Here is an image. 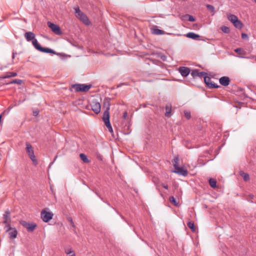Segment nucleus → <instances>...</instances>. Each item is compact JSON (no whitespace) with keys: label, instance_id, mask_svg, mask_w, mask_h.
<instances>
[{"label":"nucleus","instance_id":"f257e3e1","mask_svg":"<svg viewBox=\"0 0 256 256\" xmlns=\"http://www.w3.org/2000/svg\"><path fill=\"white\" fill-rule=\"evenodd\" d=\"M104 106H106V110L104 112L102 119L105 123L106 126L108 128V130L112 132H113L112 128L110 125V115H109V110H110V104L108 102H106L104 103Z\"/></svg>","mask_w":256,"mask_h":256},{"label":"nucleus","instance_id":"f03ea898","mask_svg":"<svg viewBox=\"0 0 256 256\" xmlns=\"http://www.w3.org/2000/svg\"><path fill=\"white\" fill-rule=\"evenodd\" d=\"M74 9L75 11L76 16L78 20H80L86 25L88 26L90 24V22L89 20L88 16L80 10V8L78 6L74 7Z\"/></svg>","mask_w":256,"mask_h":256},{"label":"nucleus","instance_id":"7ed1b4c3","mask_svg":"<svg viewBox=\"0 0 256 256\" xmlns=\"http://www.w3.org/2000/svg\"><path fill=\"white\" fill-rule=\"evenodd\" d=\"M26 151L27 154H28L30 160L32 161L34 164L36 165L38 164V162L36 158V156H34L32 146L28 142H26Z\"/></svg>","mask_w":256,"mask_h":256},{"label":"nucleus","instance_id":"20e7f679","mask_svg":"<svg viewBox=\"0 0 256 256\" xmlns=\"http://www.w3.org/2000/svg\"><path fill=\"white\" fill-rule=\"evenodd\" d=\"M48 208L43 210L41 212L40 216L42 220L44 222H48L52 218L54 214L50 212H48Z\"/></svg>","mask_w":256,"mask_h":256},{"label":"nucleus","instance_id":"39448f33","mask_svg":"<svg viewBox=\"0 0 256 256\" xmlns=\"http://www.w3.org/2000/svg\"><path fill=\"white\" fill-rule=\"evenodd\" d=\"M92 87L91 84H74L72 86V88L76 92H86L88 91Z\"/></svg>","mask_w":256,"mask_h":256},{"label":"nucleus","instance_id":"423d86ee","mask_svg":"<svg viewBox=\"0 0 256 256\" xmlns=\"http://www.w3.org/2000/svg\"><path fill=\"white\" fill-rule=\"evenodd\" d=\"M207 74H205L204 78V82L210 88H218L219 86L217 84H213L210 77L206 76Z\"/></svg>","mask_w":256,"mask_h":256},{"label":"nucleus","instance_id":"0eeeda50","mask_svg":"<svg viewBox=\"0 0 256 256\" xmlns=\"http://www.w3.org/2000/svg\"><path fill=\"white\" fill-rule=\"evenodd\" d=\"M172 171L173 172L183 176H186L188 174V170L182 167L178 166Z\"/></svg>","mask_w":256,"mask_h":256},{"label":"nucleus","instance_id":"6e6552de","mask_svg":"<svg viewBox=\"0 0 256 256\" xmlns=\"http://www.w3.org/2000/svg\"><path fill=\"white\" fill-rule=\"evenodd\" d=\"M190 74L194 78H195L196 77L202 78L203 76H205V74H207L206 72H199V71L198 70H192Z\"/></svg>","mask_w":256,"mask_h":256},{"label":"nucleus","instance_id":"1a4fd4ad","mask_svg":"<svg viewBox=\"0 0 256 256\" xmlns=\"http://www.w3.org/2000/svg\"><path fill=\"white\" fill-rule=\"evenodd\" d=\"M92 110L96 114L100 113V104L98 102H93L91 104Z\"/></svg>","mask_w":256,"mask_h":256},{"label":"nucleus","instance_id":"9d476101","mask_svg":"<svg viewBox=\"0 0 256 256\" xmlns=\"http://www.w3.org/2000/svg\"><path fill=\"white\" fill-rule=\"evenodd\" d=\"M178 71L182 76H188L190 72V70L188 68L184 66L180 67Z\"/></svg>","mask_w":256,"mask_h":256},{"label":"nucleus","instance_id":"9b49d317","mask_svg":"<svg viewBox=\"0 0 256 256\" xmlns=\"http://www.w3.org/2000/svg\"><path fill=\"white\" fill-rule=\"evenodd\" d=\"M48 26L53 32H60V28L58 25L48 22Z\"/></svg>","mask_w":256,"mask_h":256},{"label":"nucleus","instance_id":"f8f14e48","mask_svg":"<svg viewBox=\"0 0 256 256\" xmlns=\"http://www.w3.org/2000/svg\"><path fill=\"white\" fill-rule=\"evenodd\" d=\"M220 83L223 86H228L230 82V78L228 76H222L220 78Z\"/></svg>","mask_w":256,"mask_h":256},{"label":"nucleus","instance_id":"ddd939ff","mask_svg":"<svg viewBox=\"0 0 256 256\" xmlns=\"http://www.w3.org/2000/svg\"><path fill=\"white\" fill-rule=\"evenodd\" d=\"M4 224H8L10 223L11 218L10 217V212L8 210H7L5 212V214H4Z\"/></svg>","mask_w":256,"mask_h":256},{"label":"nucleus","instance_id":"4468645a","mask_svg":"<svg viewBox=\"0 0 256 256\" xmlns=\"http://www.w3.org/2000/svg\"><path fill=\"white\" fill-rule=\"evenodd\" d=\"M17 230L15 228H13L12 230L8 232V234L10 238L13 239L16 238Z\"/></svg>","mask_w":256,"mask_h":256},{"label":"nucleus","instance_id":"2eb2a0df","mask_svg":"<svg viewBox=\"0 0 256 256\" xmlns=\"http://www.w3.org/2000/svg\"><path fill=\"white\" fill-rule=\"evenodd\" d=\"M17 76V73L16 72H8L4 76L0 77L2 78H7L10 77H14Z\"/></svg>","mask_w":256,"mask_h":256},{"label":"nucleus","instance_id":"dca6fc26","mask_svg":"<svg viewBox=\"0 0 256 256\" xmlns=\"http://www.w3.org/2000/svg\"><path fill=\"white\" fill-rule=\"evenodd\" d=\"M182 20H188L190 22H194L195 20L194 18L190 14H186L183 16L182 17Z\"/></svg>","mask_w":256,"mask_h":256},{"label":"nucleus","instance_id":"f3484780","mask_svg":"<svg viewBox=\"0 0 256 256\" xmlns=\"http://www.w3.org/2000/svg\"><path fill=\"white\" fill-rule=\"evenodd\" d=\"M24 36L28 41L34 40L35 35L34 33H25Z\"/></svg>","mask_w":256,"mask_h":256},{"label":"nucleus","instance_id":"a211bd4d","mask_svg":"<svg viewBox=\"0 0 256 256\" xmlns=\"http://www.w3.org/2000/svg\"><path fill=\"white\" fill-rule=\"evenodd\" d=\"M184 36L194 40H198L200 37L199 35L195 34L194 33H187L186 34H184Z\"/></svg>","mask_w":256,"mask_h":256},{"label":"nucleus","instance_id":"6ab92c4d","mask_svg":"<svg viewBox=\"0 0 256 256\" xmlns=\"http://www.w3.org/2000/svg\"><path fill=\"white\" fill-rule=\"evenodd\" d=\"M172 106L170 104H166V112L165 113L166 116L170 117V116Z\"/></svg>","mask_w":256,"mask_h":256},{"label":"nucleus","instance_id":"aec40b11","mask_svg":"<svg viewBox=\"0 0 256 256\" xmlns=\"http://www.w3.org/2000/svg\"><path fill=\"white\" fill-rule=\"evenodd\" d=\"M32 43L36 49L40 51H41L42 49V47L41 46L38 44L36 39L33 40L32 41Z\"/></svg>","mask_w":256,"mask_h":256},{"label":"nucleus","instance_id":"412c9836","mask_svg":"<svg viewBox=\"0 0 256 256\" xmlns=\"http://www.w3.org/2000/svg\"><path fill=\"white\" fill-rule=\"evenodd\" d=\"M240 174L242 177L244 181L247 182L250 180V176L248 174L240 171Z\"/></svg>","mask_w":256,"mask_h":256},{"label":"nucleus","instance_id":"4be33fe9","mask_svg":"<svg viewBox=\"0 0 256 256\" xmlns=\"http://www.w3.org/2000/svg\"><path fill=\"white\" fill-rule=\"evenodd\" d=\"M187 225H188V226L191 229V230H192V232H196V227L195 226H194V224L193 222H189L188 224H187Z\"/></svg>","mask_w":256,"mask_h":256},{"label":"nucleus","instance_id":"5701e85b","mask_svg":"<svg viewBox=\"0 0 256 256\" xmlns=\"http://www.w3.org/2000/svg\"><path fill=\"white\" fill-rule=\"evenodd\" d=\"M228 20L234 24L238 19V17L234 14H230L228 16Z\"/></svg>","mask_w":256,"mask_h":256},{"label":"nucleus","instance_id":"b1692460","mask_svg":"<svg viewBox=\"0 0 256 256\" xmlns=\"http://www.w3.org/2000/svg\"><path fill=\"white\" fill-rule=\"evenodd\" d=\"M36 224L34 223H29L28 226V227L26 228V229L28 232H32L36 227Z\"/></svg>","mask_w":256,"mask_h":256},{"label":"nucleus","instance_id":"393cba45","mask_svg":"<svg viewBox=\"0 0 256 256\" xmlns=\"http://www.w3.org/2000/svg\"><path fill=\"white\" fill-rule=\"evenodd\" d=\"M80 159L85 163H88L90 162L87 156L84 154H80Z\"/></svg>","mask_w":256,"mask_h":256},{"label":"nucleus","instance_id":"a878e982","mask_svg":"<svg viewBox=\"0 0 256 256\" xmlns=\"http://www.w3.org/2000/svg\"><path fill=\"white\" fill-rule=\"evenodd\" d=\"M234 26L238 28H240L242 27L243 24L238 19L234 24Z\"/></svg>","mask_w":256,"mask_h":256},{"label":"nucleus","instance_id":"bb28decb","mask_svg":"<svg viewBox=\"0 0 256 256\" xmlns=\"http://www.w3.org/2000/svg\"><path fill=\"white\" fill-rule=\"evenodd\" d=\"M179 161L180 160L178 156H176L173 160V164L174 168L178 166Z\"/></svg>","mask_w":256,"mask_h":256},{"label":"nucleus","instance_id":"cd10ccee","mask_svg":"<svg viewBox=\"0 0 256 256\" xmlns=\"http://www.w3.org/2000/svg\"><path fill=\"white\" fill-rule=\"evenodd\" d=\"M209 184L210 186L212 188H214L216 186V182L213 178H210L209 180Z\"/></svg>","mask_w":256,"mask_h":256},{"label":"nucleus","instance_id":"c85d7f7f","mask_svg":"<svg viewBox=\"0 0 256 256\" xmlns=\"http://www.w3.org/2000/svg\"><path fill=\"white\" fill-rule=\"evenodd\" d=\"M170 202L175 206H178V203L176 202V198L173 196H170L169 198Z\"/></svg>","mask_w":256,"mask_h":256},{"label":"nucleus","instance_id":"c756f323","mask_svg":"<svg viewBox=\"0 0 256 256\" xmlns=\"http://www.w3.org/2000/svg\"><path fill=\"white\" fill-rule=\"evenodd\" d=\"M206 7L207 9L210 12H212V15L214 14V8L213 6L210 4H207L206 6Z\"/></svg>","mask_w":256,"mask_h":256},{"label":"nucleus","instance_id":"7c9ffc66","mask_svg":"<svg viewBox=\"0 0 256 256\" xmlns=\"http://www.w3.org/2000/svg\"><path fill=\"white\" fill-rule=\"evenodd\" d=\"M5 224V226H4V229L5 230L6 232H8L13 228L10 226V223H8V224Z\"/></svg>","mask_w":256,"mask_h":256},{"label":"nucleus","instance_id":"2f4dec72","mask_svg":"<svg viewBox=\"0 0 256 256\" xmlns=\"http://www.w3.org/2000/svg\"><path fill=\"white\" fill-rule=\"evenodd\" d=\"M40 52L46 53H54V52L52 50L44 48H42Z\"/></svg>","mask_w":256,"mask_h":256},{"label":"nucleus","instance_id":"473e14b6","mask_svg":"<svg viewBox=\"0 0 256 256\" xmlns=\"http://www.w3.org/2000/svg\"><path fill=\"white\" fill-rule=\"evenodd\" d=\"M64 252L67 254H70L74 252L72 248L70 246L66 248H64Z\"/></svg>","mask_w":256,"mask_h":256},{"label":"nucleus","instance_id":"72a5a7b5","mask_svg":"<svg viewBox=\"0 0 256 256\" xmlns=\"http://www.w3.org/2000/svg\"><path fill=\"white\" fill-rule=\"evenodd\" d=\"M22 82V80H14L8 83V84H21Z\"/></svg>","mask_w":256,"mask_h":256},{"label":"nucleus","instance_id":"f704fd0d","mask_svg":"<svg viewBox=\"0 0 256 256\" xmlns=\"http://www.w3.org/2000/svg\"><path fill=\"white\" fill-rule=\"evenodd\" d=\"M234 52L240 54H244V51L241 48H238L234 50Z\"/></svg>","mask_w":256,"mask_h":256},{"label":"nucleus","instance_id":"c9c22d12","mask_svg":"<svg viewBox=\"0 0 256 256\" xmlns=\"http://www.w3.org/2000/svg\"><path fill=\"white\" fill-rule=\"evenodd\" d=\"M184 116L187 119H190L191 117L190 112L189 111L185 110L184 112Z\"/></svg>","mask_w":256,"mask_h":256},{"label":"nucleus","instance_id":"e433bc0d","mask_svg":"<svg viewBox=\"0 0 256 256\" xmlns=\"http://www.w3.org/2000/svg\"><path fill=\"white\" fill-rule=\"evenodd\" d=\"M20 224L22 226H24V227H25L26 228L28 227V222H26L24 221V220H22L20 222Z\"/></svg>","mask_w":256,"mask_h":256},{"label":"nucleus","instance_id":"4c0bfd02","mask_svg":"<svg viewBox=\"0 0 256 256\" xmlns=\"http://www.w3.org/2000/svg\"><path fill=\"white\" fill-rule=\"evenodd\" d=\"M68 221L70 222V224H71L72 226L73 227V228H75V225L74 224V222L72 220V218H70V217H68Z\"/></svg>","mask_w":256,"mask_h":256},{"label":"nucleus","instance_id":"58836bf2","mask_svg":"<svg viewBox=\"0 0 256 256\" xmlns=\"http://www.w3.org/2000/svg\"><path fill=\"white\" fill-rule=\"evenodd\" d=\"M242 38L243 40H248V36L246 33H242Z\"/></svg>","mask_w":256,"mask_h":256},{"label":"nucleus","instance_id":"ea45409f","mask_svg":"<svg viewBox=\"0 0 256 256\" xmlns=\"http://www.w3.org/2000/svg\"><path fill=\"white\" fill-rule=\"evenodd\" d=\"M39 112L38 110H34L33 112V115L34 116H37Z\"/></svg>","mask_w":256,"mask_h":256},{"label":"nucleus","instance_id":"a19ab883","mask_svg":"<svg viewBox=\"0 0 256 256\" xmlns=\"http://www.w3.org/2000/svg\"><path fill=\"white\" fill-rule=\"evenodd\" d=\"M160 58L161 59L164 60V61H166V56H164V55H162L161 56H160Z\"/></svg>","mask_w":256,"mask_h":256},{"label":"nucleus","instance_id":"79ce46f5","mask_svg":"<svg viewBox=\"0 0 256 256\" xmlns=\"http://www.w3.org/2000/svg\"><path fill=\"white\" fill-rule=\"evenodd\" d=\"M228 28L227 27H224V28H222V30L223 31V32H226V30H228Z\"/></svg>","mask_w":256,"mask_h":256},{"label":"nucleus","instance_id":"37998d69","mask_svg":"<svg viewBox=\"0 0 256 256\" xmlns=\"http://www.w3.org/2000/svg\"><path fill=\"white\" fill-rule=\"evenodd\" d=\"M162 187H163L164 188H165L166 190H168V185H166V184H162Z\"/></svg>","mask_w":256,"mask_h":256},{"label":"nucleus","instance_id":"c03bdc74","mask_svg":"<svg viewBox=\"0 0 256 256\" xmlns=\"http://www.w3.org/2000/svg\"><path fill=\"white\" fill-rule=\"evenodd\" d=\"M153 32H164L162 30L156 29V30H154Z\"/></svg>","mask_w":256,"mask_h":256},{"label":"nucleus","instance_id":"a18cd8bd","mask_svg":"<svg viewBox=\"0 0 256 256\" xmlns=\"http://www.w3.org/2000/svg\"><path fill=\"white\" fill-rule=\"evenodd\" d=\"M128 116V114H127V112H124V114H123V118H126Z\"/></svg>","mask_w":256,"mask_h":256},{"label":"nucleus","instance_id":"49530a36","mask_svg":"<svg viewBox=\"0 0 256 256\" xmlns=\"http://www.w3.org/2000/svg\"><path fill=\"white\" fill-rule=\"evenodd\" d=\"M16 52H13V53H12V59H14V58H15V55H16Z\"/></svg>","mask_w":256,"mask_h":256},{"label":"nucleus","instance_id":"de8ad7c7","mask_svg":"<svg viewBox=\"0 0 256 256\" xmlns=\"http://www.w3.org/2000/svg\"><path fill=\"white\" fill-rule=\"evenodd\" d=\"M70 256H76L74 252L71 254H70Z\"/></svg>","mask_w":256,"mask_h":256},{"label":"nucleus","instance_id":"09e8293b","mask_svg":"<svg viewBox=\"0 0 256 256\" xmlns=\"http://www.w3.org/2000/svg\"><path fill=\"white\" fill-rule=\"evenodd\" d=\"M154 34H164V33L160 32V33H154Z\"/></svg>","mask_w":256,"mask_h":256},{"label":"nucleus","instance_id":"8fccbe9b","mask_svg":"<svg viewBox=\"0 0 256 256\" xmlns=\"http://www.w3.org/2000/svg\"><path fill=\"white\" fill-rule=\"evenodd\" d=\"M57 158V156H56L54 159V161L56 160V158Z\"/></svg>","mask_w":256,"mask_h":256},{"label":"nucleus","instance_id":"3c124183","mask_svg":"<svg viewBox=\"0 0 256 256\" xmlns=\"http://www.w3.org/2000/svg\"><path fill=\"white\" fill-rule=\"evenodd\" d=\"M56 34H62V33L58 32V33H56Z\"/></svg>","mask_w":256,"mask_h":256}]
</instances>
